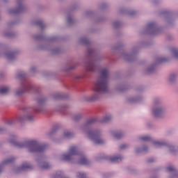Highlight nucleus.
Instances as JSON below:
<instances>
[{"instance_id":"obj_4","label":"nucleus","mask_w":178,"mask_h":178,"mask_svg":"<svg viewBox=\"0 0 178 178\" xmlns=\"http://www.w3.org/2000/svg\"><path fill=\"white\" fill-rule=\"evenodd\" d=\"M76 154H77V148L75 147H71L70 149V154H65L63 159L69 161L72 157V155H76Z\"/></svg>"},{"instance_id":"obj_13","label":"nucleus","mask_w":178,"mask_h":178,"mask_svg":"<svg viewBox=\"0 0 178 178\" xmlns=\"http://www.w3.org/2000/svg\"><path fill=\"white\" fill-rule=\"evenodd\" d=\"M149 137H148V136H143L141 138V140H143L144 141L149 140Z\"/></svg>"},{"instance_id":"obj_12","label":"nucleus","mask_w":178,"mask_h":178,"mask_svg":"<svg viewBox=\"0 0 178 178\" xmlns=\"http://www.w3.org/2000/svg\"><path fill=\"white\" fill-rule=\"evenodd\" d=\"M29 168H30V165H29L27 163H26V164L22 166V169H29Z\"/></svg>"},{"instance_id":"obj_3","label":"nucleus","mask_w":178,"mask_h":178,"mask_svg":"<svg viewBox=\"0 0 178 178\" xmlns=\"http://www.w3.org/2000/svg\"><path fill=\"white\" fill-rule=\"evenodd\" d=\"M88 136L90 137V138H92V140H94V141L96 144H102V143H104L102 139H101V138L98 137V135L97 134H95V132L89 133Z\"/></svg>"},{"instance_id":"obj_2","label":"nucleus","mask_w":178,"mask_h":178,"mask_svg":"<svg viewBox=\"0 0 178 178\" xmlns=\"http://www.w3.org/2000/svg\"><path fill=\"white\" fill-rule=\"evenodd\" d=\"M30 152H41L44 151V147L40 145L36 141H31L29 143Z\"/></svg>"},{"instance_id":"obj_1","label":"nucleus","mask_w":178,"mask_h":178,"mask_svg":"<svg viewBox=\"0 0 178 178\" xmlns=\"http://www.w3.org/2000/svg\"><path fill=\"white\" fill-rule=\"evenodd\" d=\"M102 79L98 80L93 88L96 94H102V92H106L108 90V86L106 85V76H108V70H103L102 72Z\"/></svg>"},{"instance_id":"obj_17","label":"nucleus","mask_w":178,"mask_h":178,"mask_svg":"<svg viewBox=\"0 0 178 178\" xmlns=\"http://www.w3.org/2000/svg\"><path fill=\"white\" fill-rule=\"evenodd\" d=\"M115 138H119V136H118V135H115Z\"/></svg>"},{"instance_id":"obj_9","label":"nucleus","mask_w":178,"mask_h":178,"mask_svg":"<svg viewBox=\"0 0 178 178\" xmlns=\"http://www.w3.org/2000/svg\"><path fill=\"white\" fill-rule=\"evenodd\" d=\"M85 177H86V175H84V173L83 172H79L78 175L79 178H84Z\"/></svg>"},{"instance_id":"obj_7","label":"nucleus","mask_w":178,"mask_h":178,"mask_svg":"<svg viewBox=\"0 0 178 178\" xmlns=\"http://www.w3.org/2000/svg\"><path fill=\"white\" fill-rule=\"evenodd\" d=\"M9 91V88L8 87H2L0 88L1 94H6Z\"/></svg>"},{"instance_id":"obj_18","label":"nucleus","mask_w":178,"mask_h":178,"mask_svg":"<svg viewBox=\"0 0 178 178\" xmlns=\"http://www.w3.org/2000/svg\"><path fill=\"white\" fill-rule=\"evenodd\" d=\"M44 168H47V167L46 166V167H44Z\"/></svg>"},{"instance_id":"obj_15","label":"nucleus","mask_w":178,"mask_h":178,"mask_svg":"<svg viewBox=\"0 0 178 178\" xmlns=\"http://www.w3.org/2000/svg\"><path fill=\"white\" fill-rule=\"evenodd\" d=\"M154 144H155V145H162V143H161L159 141L155 142Z\"/></svg>"},{"instance_id":"obj_5","label":"nucleus","mask_w":178,"mask_h":178,"mask_svg":"<svg viewBox=\"0 0 178 178\" xmlns=\"http://www.w3.org/2000/svg\"><path fill=\"white\" fill-rule=\"evenodd\" d=\"M163 112H164L163 108L161 107H157L156 108H154L152 111V113L154 116H156V118H159V116H161L162 113L163 115Z\"/></svg>"},{"instance_id":"obj_8","label":"nucleus","mask_w":178,"mask_h":178,"mask_svg":"<svg viewBox=\"0 0 178 178\" xmlns=\"http://www.w3.org/2000/svg\"><path fill=\"white\" fill-rule=\"evenodd\" d=\"M172 55H173L175 58H178V50L173 49V50H172Z\"/></svg>"},{"instance_id":"obj_11","label":"nucleus","mask_w":178,"mask_h":178,"mask_svg":"<svg viewBox=\"0 0 178 178\" xmlns=\"http://www.w3.org/2000/svg\"><path fill=\"white\" fill-rule=\"evenodd\" d=\"M86 162H87V159L86 158H83L81 161H79L80 163H82L83 165L86 164Z\"/></svg>"},{"instance_id":"obj_10","label":"nucleus","mask_w":178,"mask_h":178,"mask_svg":"<svg viewBox=\"0 0 178 178\" xmlns=\"http://www.w3.org/2000/svg\"><path fill=\"white\" fill-rule=\"evenodd\" d=\"M98 97V95H93L90 99V101H95V99H97V97Z\"/></svg>"},{"instance_id":"obj_16","label":"nucleus","mask_w":178,"mask_h":178,"mask_svg":"<svg viewBox=\"0 0 178 178\" xmlns=\"http://www.w3.org/2000/svg\"><path fill=\"white\" fill-rule=\"evenodd\" d=\"M70 136V134L69 132L65 133V137H69Z\"/></svg>"},{"instance_id":"obj_19","label":"nucleus","mask_w":178,"mask_h":178,"mask_svg":"<svg viewBox=\"0 0 178 178\" xmlns=\"http://www.w3.org/2000/svg\"><path fill=\"white\" fill-rule=\"evenodd\" d=\"M1 167H0V172H1Z\"/></svg>"},{"instance_id":"obj_6","label":"nucleus","mask_w":178,"mask_h":178,"mask_svg":"<svg viewBox=\"0 0 178 178\" xmlns=\"http://www.w3.org/2000/svg\"><path fill=\"white\" fill-rule=\"evenodd\" d=\"M110 161H111V162H119L120 161H122V157L118 156H113L110 159Z\"/></svg>"},{"instance_id":"obj_14","label":"nucleus","mask_w":178,"mask_h":178,"mask_svg":"<svg viewBox=\"0 0 178 178\" xmlns=\"http://www.w3.org/2000/svg\"><path fill=\"white\" fill-rule=\"evenodd\" d=\"M175 170V168H173L172 166H170L168 168V170H169V172H172V170Z\"/></svg>"}]
</instances>
